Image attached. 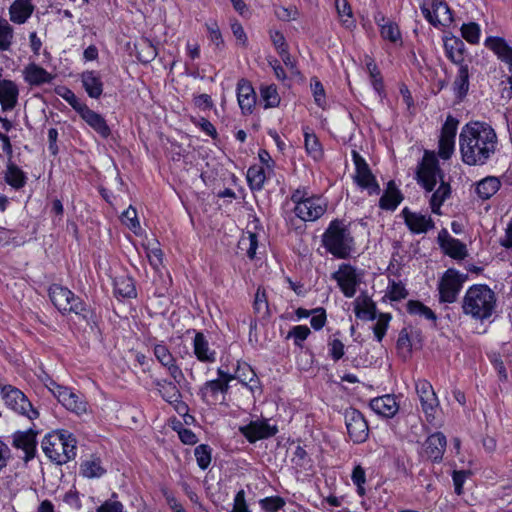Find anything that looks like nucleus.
Masks as SVG:
<instances>
[{
    "label": "nucleus",
    "instance_id": "1",
    "mask_svg": "<svg viewBox=\"0 0 512 512\" xmlns=\"http://www.w3.org/2000/svg\"><path fill=\"white\" fill-rule=\"evenodd\" d=\"M498 137L491 125L485 122H469L459 135L462 161L469 166L487 164L497 152Z\"/></svg>",
    "mask_w": 512,
    "mask_h": 512
},
{
    "label": "nucleus",
    "instance_id": "2",
    "mask_svg": "<svg viewBox=\"0 0 512 512\" xmlns=\"http://www.w3.org/2000/svg\"><path fill=\"white\" fill-rule=\"evenodd\" d=\"M438 180L440 185L430 197V207L434 214L440 215L441 206L451 195V187L443 180V172L435 156L426 152L417 170V181L426 191L431 192Z\"/></svg>",
    "mask_w": 512,
    "mask_h": 512
},
{
    "label": "nucleus",
    "instance_id": "3",
    "mask_svg": "<svg viewBox=\"0 0 512 512\" xmlns=\"http://www.w3.org/2000/svg\"><path fill=\"white\" fill-rule=\"evenodd\" d=\"M496 307V295L484 284L469 287L463 297V313L472 318L484 321L490 318Z\"/></svg>",
    "mask_w": 512,
    "mask_h": 512
},
{
    "label": "nucleus",
    "instance_id": "4",
    "mask_svg": "<svg viewBox=\"0 0 512 512\" xmlns=\"http://www.w3.org/2000/svg\"><path fill=\"white\" fill-rule=\"evenodd\" d=\"M322 243L325 249L338 259H347L355 249V240L348 225L343 220H332L324 234Z\"/></svg>",
    "mask_w": 512,
    "mask_h": 512
},
{
    "label": "nucleus",
    "instance_id": "5",
    "mask_svg": "<svg viewBox=\"0 0 512 512\" xmlns=\"http://www.w3.org/2000/svg\"><path fill=\"white\" fill-rule=\"evenodd\" d=\"M77 441L66 430L53 431L47 434L41 443L45 455L56 464L62 465L76 456Z\"/></svg>",
    "mask_w": 512,
    "mask_h": 512
},
{
    "label": "nucleus",
    "instance_id": "6",
    "mask_svg": "<svg viewBox=\"0 0 512 512\" xmlns=\"http://www.w3.org/2000/svg\"><path fill=\"white\" fill-rule=\"evenodd\" d=\"M48 292L50 300L62 314L75 313L86 317V305L68 288L52 284Z\"/></svg>",
    "mask_w": 512,
    "mask_h": 512
},
{
    "label": "nucleus",
    "instance_id": "7",
    "mask_svg": "<svg viewBox=\"0 0 512 512\" xmlns=\"http://www.w3.org/2000/svg\"><path fill=\"white\" fill-rule=\"evenodd\" d=\"M0 395L5 405L15 413L25 416L29 420L39 417V412L20 389L12 385H3L0 389Z\"/></svg>",
    "mask_w": 512,
    "mask_h": 512
},
{
    "label": "nucleus",
    "instance_id": "8",
    "mask_svg": "<svg viewBox=\"0 0 512 512\" xmlns=\"http://www.w3.org/2000/svg\"><path fill=\"white\" fill-rule=\"evenodd\" d=\"M45 385L67 410L78 415L86 412L87 403L83 400L81 394L73 392L68 387L57 384L52 379H49V382Z\"/></svg>",
    "mask_w": 512,
    "mask_h": 512
},
{
    "label": "nucleus",
    "instance_id": "9",
    "mask_svg": "<svg viewBox=\"0 0 512 512\" xmlns=\"http://www.w3.org/2000/svg\"><path fill=\"white\" fill-rule=\"evenodd\" d=\"M467 275L459 273L455 269H448L438 284L439 300L442 303H453L466 281Z\"/></svg>",
    "mask_w": 512,
    "mask_h": 512
},
{
    "label": "nucleus",
    "instance_id": "10",
    "mask_svg": "<svg viewBox=\"0 0 512 512\" xmlns=\"http://www.w3.org/2000/svg\"><path fill=\"white\" fill-rule=\"evenodd\" d=\"M352 159L355 165L354 182L360 188L366 189L370 195L379 194L380 186L366 160L355 150L352 151Z\"/></svg>",
    "mask_w": 512,
    "mask_h": 512
},
{
    "label": "nucleus",
    "instance_id": "11",
    "mask_svg": "<svg viewBox=\"0 0 512 512\" xmlns=\"http://www.w3.org/2000/svg\"><path fill=\"white\" fill-rule=\"evenodd\" d=\"M331 278L337 282L340 290L347 298L354 297L357 287L361 283V273L347 263H342L338 270L332 273Z\"/></svg>",
    "mask_w": 512,
    "mask_h": 512
},
{
    "label": "nucleus",
    "instance_id": "12",
    "mask_svg": "<svg viewBox=\"0 0 512 512\" xmlns=\"http://www.w3.org/2000/svg\"><path fill=\"white\" fill-rule=\"evenodd\" d=\"M344 418L348 436L353 443L365 442L369 435V427L363 414L357 409L349 408L345 411Z\"/></svg>",
    "mask_w": 512,
    "mask_h": 512
},
{
    "label": "nucleus",
    "instance_id": "13",
    "mask_svg": "<svg viewBox=\"0 0 512 512\" xmlns=\"http://www.w3.org/2000/svg\"><path fill=\"white\" fill-rule=\"evenodd\" d=\"M415 389L419 397L422 411L429 423H433L439 400L431 383L425 379L415 381Z\"/></svg>",
    "mask_w": 512,
    "mask_h": 512
},
{
    "label": "nucleus",
    "instance_id": "14",
    "mask_svg": "<svg viewBox=\"0 0 512 512\" xmlns=\"http://www.w3.org/2000/svg\"><path fill=\"white\" fill-rule=\"evenodd\" d=\"M239 432L249 443L253 444L259 440L275 436L278 433V427L269 424L267 419H257L250 421L247 425L240 426Z\"/></svg>",
    "mask_w": 512,
    "mask_h": 512
},
{
    "label": "nucleus",
    "instance_id": "15",
    "mask_svg": "<svg viewBox=\"0 0 512 512\" xmlns=\"http://www.w3.org/2000/svg\"><path fill=\"white\" fill-rule=\"evenodd\" d=\"M326 210V201L318 196L306 197L305 200L294 207L295 215L305 222L316 221L324 215Z\"/></svg>",
    "mask_w": 512,
    "mask_h": 512
},
{
    "label": "nucleus",
    "instance_id": "16",
    "mask_svg": "<svg viewBox=\"0 0 512 512\" xmlns=\"http://www.w3.org/2000/svg\"><path fill=\"white\" fill-rule=\"evenodd\" d=\"M431 7H427L426 4L421 6L423 16L433 26L438 25H449L453 21L452 11L443 0H432Z\"/></svg>",
    "mask_w": 512,
    "mask_h": 512
},
{
    "label": "nucleus",
    "instance_id": "17",
    "mask_svg": "<svg viewBox=\"0 0 512 512\" xmlns=\"http://www.w3.org/2000/svg\"><path fill=\"white\" fill-rule=\"evenodd\" d=\"M229 388L230 386L221 384L217 380H210L200 387L198 395L209 406L224 404Z\"/></svg>",
    "mask_w": 512,
    "mask_h": 512
},
{
    "label": "nucleus",
    "instance_id": "18",
    "mask_svg": "<svg viewBox=\"0 0 512 512\" xmlns=\"http://www.w3.org/2000/svg\"><path fill=\"white\" fill-rule=\"evenodd\" d=\"M446 445L447 440L443 433H433L424 441L420 455L423 459L432 462H440L443 458Z\"/></svg>",
    "mask_w": 512,
    "mask_h": 512
},
{
    "label": "nucleus",
    "instance_id": "19",
    "mask_svg": "<svg viewBox=\"0 0 512 512\" xmlns=\"http://www.w3.org/2000/svg\"><path fill=\"white\" fill-rule=\"evenodd\" d=\"M405 224L412 233L421 234L434 228V221L428 215L411 212L407 207L402 210Z\"/></svg>",
    "mask_w": 512,
    "mask_h": 512
},
{
    "label": "nucleus",
    "instance_id": "20",
    "mask_svg": "<svg viewBox=\"0 0 512 512\" xmlns=\"http://www.w3.org/2000/svg\"><path fill=\"white\" fill-rule=\"evenodd\" d=\"M484 45L508 66L509 71H512V47L504 38L489 36L485 39Z\"/></svg>",
    "mask_w": 512,
    "mask_h": 512
},
{
    "label": "nucleus",
    "instance_id": "21",
    "mask_svg": "<svg viewBox=\"0 0 512 512\" xmlns=\"http://www.w3.org/2000/svg\"><path fill=\"white\" fill-rule=\"evenodd\" d=\"M438 241L444 253L451 258L461 260L467 256L466 245L459 239L451 237L445 229L439 233Z\"/></svg>",
    "mask_w": 512,
    "mask_h": 512
},
{
    "label": "nucleus",
    "instance_id": "22",
    "mask_svg": "<svg viewBox=\"0 0 512 512\" xmlns=\"http://www.w3.org/2000/svg\"><path fill=\"white\" fill-rule=\"evenodd\" d=\"M36 434L37 433L33 429H28L26 431H17L12 436V445L17 449L24 451V459L26 461L32 459L35 456L37 445Z\"/></svg>",
    "mask_w": 512,
    "mask_h": 512
},
{
    "label": "nucleus",
    "instance_id": "23",
    "mask_svg": "<svg viewBox=\"0 0 512 512\" xmlns=\"http://www.w3.org/2000/svg\"><path fill=\"white\" fill-rule=\"evenodd\" d=\"M256 99V93L250 82L245 79L239 80L237 84V100L242 114L249 115L253 112Z\"/></svg>",
    "mask_w": 512,
    "mask_h": 512
},
{
    "label": "nucleus",
    "instance_id": "24",
    "mask_svg": "<svg viewBox=\"0 0 512 512\" xmlns=\"http://www.w3.org/2000/svg\"><path fill=\"white\" fill-rule=\"evenodd\" d=\"M193 353L198 361L211 364L216 361V351L210 348L206 336L202 332H196L193 339Z\"/></svg>",
    "mask_w": 512,
    "mask_h": 512
},
{
    "label": "nucleus",
    "instance_id": "25",
    "mask_svg": "<svg viewBox=\"0 0 512 512\" xmlns=\"http://www.w3.org/2000/svg\"><path fill=\"white\" fill-rule=\"evenodd\" d=\"M19 89L17 84L9 79L0 80V104L3 111H10L18 103Z\"/></svg>",
    "mask_w": 512,
    "mask_h": 512
},
{
    "label": "nucleus",
    "instance_id": "26",
    "mask_svg": "<svg viewBox=\"0 0 512 512\" xmlns=\"http://www.w3.org/2000/svg\"><path fill=\"white\" fill-rule=\"evenodd\" d=\"M371 409L386 418H392L399 410V405L394 395L386 394L370 401Z\"/></svg>",
    "mask_w": 512,
    "mask_h": 512
},
{
    "label": "nucleus",
    "instance_id": "27",
    "mask_svg": "<svg viewBox=\"0 0 512 512\" xmlns=\"http://www.w3.org/2000/svg\"><path fill=\"white\" fill-rule=\"evenodd\" d=\"M23 77L30 86L51 83L54 76L36 63H29L23 70Z\"/></svg>",
    "mask_w": 512,
    "mask_h": 512
},
{
    "label": "nucleus",
    "instance_id": "28",
    "mask_svg": "<svg viewBox=\"0 0 512 512\" xmlns=\"http://www.w3.org/2000/svg\"><path fill=\"white\" fill-rule=\"evenodd\" d=\"M80 117L101 137L108 138L110 136L111 130L107 125L106 120L102 115L93 111L88 106L86 108H82Z\"/></svg>",
    "mask_w": 512,
    "mask_h": 512
},
{
    "label": "nucleus",
    "instance_id": "29",
    "mask_svg": "<svg viewBox=\"0 0 512 512\" xmlns=\"http://www.w3.org/2000/svg\"><path fill=\"white\" fill-rule=\"evenodd\" d=\"M444 48L447 58L454 64L464 65V56L466 47L464 42L458 37L447 38L444 42Z\"/></svg>",
    "mask_w": 512,
    "mask_h": 512
},
{
    "label": "nucleus",
    "instance_id": "30",
    "mask_svg": "<svg viewBox=\"0 0 512 512\" xmlns=\"http://www.w3.org/2000/svg\"><path fill=\"white\" fill-rule=\"evenodd\" d=\"M82 85L87 94L98 99L103 92V82L96 71H85L81 74Z\"/></svg>",
    "mask_w": 512,
    "mask_h": 512
},
{
    "label": "nucleus",
    "instance_id": "31",
    "mask_svg": "<svg viewBox=\"0 0 512 512\" xmlns=\"http://www.w3.org/2000/svg\"><path fill=\"white\" fill-rule=\"evenodd\" d=\"M501 188V181L496 176H487L476 183L475 192L482 200H488Z\"/></svg>",
    "mask_w": 512,
    "mask_h": 512
},
{
    "label": "nucleus",
    "instance_id": "32",
    "mask_svg": "<svg viewBox=\"0 0 512 512\" xmlns=\"http://www.w3.org/2000/svg\"><path fill=\"white\" fill-rule=\"evenodd\" d=\"M403 196L401 192L396 187L394 181H389L387 183V188L384 194L381 196L379 200L380 208L384 210H395L398 205L401 203Z\"/></svg>",
    "mask_w": 512,
    "mask_h": 512
},
{
    "label": "nucleus",
    "instance_id": "33",
    "mask_svg": "<svg viewBox=\"0 0 512 512\" xmlns=\"http://www.w3.org/2000/svg\"><path fill=\"white\" fill-rule=\"evenodd\" d=\"M34 6L23 0H15L9 8L10 20L17 24H23L31 16Z\"/></svg>",
    "mask_w": 512,
    "mask_h": 512
},
{
    "label": "nucleus",
    "instance_id": "34",
    "mask_svg": "<svg viewBox=\"0 0 512 512\" xmlns=\"http://www.w3.org/2000/svg\"><path fill=\"white\" fill-rule=\"evenodd\" d=\"M4 179L8 185L16 190L23 188L27 182L25 172L10 159L7 162Z\"/></svg>",
    "mask_w": 512,
    "mask_h": 512
},
{
    "label": "nucleus",
    "instance_id": "35",
    "mask_svg": "<svg viewBox=\"0 0 512 512\" xmlns=\"http://www.w3.org/2000/svg\"><path fill=\"white\" fill-rule=\"evenodd\" d=\"M355 315L362 320H375L377 318V309L371 298L364 296L355 301Z\"/></svg>",
    "mask_w": 512,
    "mask_h": 512
},
{
    "label": "nucleus",
    "instance_id": "36",
    "mask_svg": "<svg viewBox=\"0 0 512 512\" xmlns=\"http://www.w3.org/2000/svg\"><path fill=\"white\" fill-rule=\"evenodd\" d=\"M456 97L462 100L469 90V69L467 65L459 66L458 73L453 83Z\"/></svg>",
    "mask_w": 512,
    "mask_h": 512
},
{
    "label": "nucleus",
    "instance_id": "37",
    "mask_svg": "<svg viewBox=\"0 0 512 512\" xmlns=\"http://www.w3.org/2000/svg\"><path fill=\"white\" fill-rule=\"evenodd\" d=\"M406 306L409 314L423 317L430 321L434 327L436 326L437 315L428 306L417 300H409Z\"/></svg>",
    "mask_w": 512,
    "mask_h": 512
},
{
    "label": "nucleus",
    "instance_id": "38",
    "mask_svg": "<svg viewBox=\"0 0 512 512\" xmlns=\"http://www.w3.org/2000/svg\"><path fill=\"white\" fill-rule=\"evenodd\" d=\"M115 294L123 298L136 297V289L133 279L127 276L117 277L114 281Z\"/></svg>",
    "mask_w": 512,
    "mask_h": 512
},
{
    "label": "nucleus",
    "instance_id": "39",
    "mask_svg": "<svg viewBox=\"0 0 512 512\" xmlns=\"http://www.w3.org/2000/svg\"><path fill=\"white\" fill-rule=\"evenodd\" d=\"M106 473L99 458L86 460L81 464V474L86 478H99Z\"/></svg>",
    "mask_w": 512,
    "mask_h": 512
},
{
    "label": "nucleus",
    "instance_id": "40",
    "mask_svg": "<svg viewBox=\"0 0 512 512\" xmlns=\"http://www.w3.org/2000/svg\"><path fill=\"white\" fill-rule=\"evenodd\" d=\"M261 100L265 109L277 107L280 103V96L275 85H262L260 87Z\"/></svg>",
    "mask_w": 512,
    "mask_h": 512
},
{
    "label": "nucleus",
    "instance_id": "41",
    "mask_svg": "<svg viewBox=\"0 0 512 512\" xmlns=\"http://www.w3.org/2000/svg\"><path fill=\"white\" fill-rule=\"evenodd\" d=\"M14 39L13 27L7 20L0 18V51L10 50Z\"/></svg>",
    "mask_w": 512,
    "mask_h": 512
},
{
    "label": "nucleus",
    "instance_id": "42",
    "mask_svg": "<svg viewBox=\"0 0 512 512\" xmlns=\"http://www.w3.org/2000/svg\"><path fill=\"white\" fill-rule=\"evenodd\" d=\"M238 375L240 382L250 388L251 391L259 388V381L254 370L247 364L238 367Z\"/></svg>",
    "mask_w": 512,
    "mask_h": 512
},
{
    "label": "nucleus",
    "instance_id": "43",
    "mask_svg": "<svg viewBox=\"0 0 512 512\" xmlns=\"http://www.w3.org/2000/svg\"><path fill=\"white\" fill-rule=\"evenodd\" d=\"M266 176L262 167L252 166L247 171V181L252 190H261L264 186Z\"/></svg>",
    "mask_w": 512,
    "mask_h": 512
},
{
    "label": "nucleus",
    "instance_id": "44",
    "mask_svg": "<svg viewBox=\"0 0 512 512\" xmlns=\"http://www.w3.org/2000/svg\"><path fill=\"white\" fill-rule=\"evenodd\" d=\"M396 349L401 358L408 359L412 353V342L406 328L402 329L399 333Z\"/></svg>",
    "mask_w": 512,
    "mask_h": 512
},
{
    "label": "nucleus",
    "instance_id": "45",
    "mask_svg": "<svg viewBox=\"0 0 512 512\" xmlns=\"http://www.w3.org/2000/svg\"><path fill=\"white\" fill-rule=\"evenodd\" d=\"M380 34L383 39L389 40L392 43H402L400 29L395 22L388 21L386 24L381 25Z\"/></svg>",
    "mask_w": 512,
    "mask_h": 512
},
{
    "label": "nucleus",
    "instance_id": "46",
    "mask_svg": "<svg viewBox=\"0 0 512 512\" xmlns=\"http://www.w3.org/2000/svg\"><path fill=\"white\" fill-rule=\"evenodd\" d=\"M161 397L170 404L181 405L186 408L185 404L181 401L182 395L177 387V383L173 381H171L169 385H166V388L161 393Z\"/></svg>",
    "mask_w": 512,
    "mask_h": 512
},
{
    "label": "nucleus",
    "instance_id": "47",
    "mask_svg": "<svg viewBox=\"0 0 512 512\" xmlns=\"http://www.w3.org/2000/svg\"><path fill=\"white\" fill-rule=\"evenodd\" d=\"M480 33V26L475 22L464 23L461 27V36L470 44L479 43Z\"/></svg>",
    "mask_w": 512,
    "mask_h": 512
},
{
    "label": "nucleus",
    "instance_id": "48",
    "mask_svg": "<svg viewBox=\"0 0 512 512\" xmlns=\"http://www.w3.org/2000/svg\"><path fill=\"white\" fill-rule=\"evenodd\" d=\"M211 453V447L206 444H201L195 448L194 455L200 469L205 470L209 467L211 463Z\"/></svg>",
    "mask_w": 512,
    "mask_h": 512
},
{
    "label": "nucleus",
    "instance_id": "49",
    "mask_svg": "<svg viewBox=\"0 0 512 512\" xmlns=\"http://www.w3.org/2000/svg\"><path fill=\"white\" fill-rule=\"evenodd\" d=\"M121 222L126 225L130 230H132L135 234L140 230V223L137 216V211L133 206H129L122 214H121Z\"/></svg>",
    "mask_w": 512,
    "mask_h": 512
},
{
    "label": "nucleus",
    "instance_id": "50",
    "mask_svg": "<svg viewBox=\"0 0 512 512\" xmlns=\"http://www.w3.org/2000/svg\"><path fill=\"white\" fill-rule=\"evenodd\" d=\"M153 353L155 358L158 360V362L163 366L166 367L171 362H175V357L172 355L168 347L162 343L155 344L153 347Z\"/></svg>",
    "mask_w": 512,
    "mask_h": 512
},
{
    "label": "nucleus",
    "instance_id": "51",
    "mask_svg": "<svg viewBox=\"0 0 512 512\" xmlns=\"http://www.w3.org/2000/svg\"><path fill=\"white\" fill-rule=\"evenodd\" d=\"M57 93L64 99L66 100L72 107L74 110H76L79 115L82 113V108H86L87 105L84 104L83 102H81V100L75 95V93L66 88V87H61Z\"/></svg>",
    "mask_w": 512,
    "mask_h": 512
},
{
    "label": "nucleus",
    "instance_id": "52",
    "mask_svg": "<svg viewBox=\"0 0 512 512\" xmlns=\"http://www.w3.org/2000/svg\"><path fill=\"white\" fill-rule=\"evenodd\" d=\"M311 331L306 325H297L294 326L287 335V339L293 338L294 344L297 347H302L303 342L308 338Z\"/></svg>",
    "mask_w": 512,
    "mask_h": 512
},
{
    "label": "nucleus",
    "instance_id": "53",
    "mask_svg": "<svg viewBox=\"0 0 512 512\" xmlns=\"http://www.w3.org/2000/svg\"><path fill=\"white\" fill-rule=\"evenodd\" d=\"M305 148L309 155L314 159H318L322 156V149L319 140L315 134H309L305 132Z\"/></svg>",
    "mask_w": 512,
    "mask_h": 512
},
{
    "label": "nucleus",
    "instance_id": "54",
    "mask_svg": "<svg viewBox=\"0 0 512 512\" xmlns=\"http://www.w3.org/2000/svg\"><path fill=\"white\" fill-rule=\"evenodd\" d=\"M391 320V315L388 313H380L377 322L373 326V332L378 342H381L386 334V331Z\"/></svg>",
    "mask_w": 512,
    "mask_h": 512
},
{
    "label": "nucleus",
    "instance_id": "55",
    "mask_svg": "<svg viewBox=\"0 0 512 512\" xmlns=\"http://www.w3.org/2000/svg\"><path fill=\"white\" fill-rule=\"evenodd\" d=\"M259 504L264 512H277L285 506L286 502L280 496H271L261 499Z\"/></svg>",
    "mask_w": 512,
    "mask_h": 512
},
{
    "label": "nucleus",
    "instance_id": "56",
    "mask_svg": "<svg viewBox=\"0 0 512 512\" xmlns=\"http://www.w3.org/2000/svg\"><path fill=\"white\" fill-rule=\"evenodd\" d=\"M310 87L316 105L324 108L326 105V95L323 84L318 80V78L313 77L310 82Z\"/></svg>",
    "mask_w": 512,
    "mask_h": 512
},
{
    "label": "nucleus",
    "instance_id": "57",
    "mask_svg": "<svg viewBox=\"0 0 512 512\" xmlns=\"http://www.w3.org/2000/svg\"><path fill=\"white\" fill-rule=\"evenodd\" d=\"M366 66L372 79V86L374 90L378 93V95L381 96L384 89V85L382 77L380 75V71L378 70L376 64L372 60L367 62Z\"/></svg>",
    "mask_w": 512,
    "mask_h": 512
},
{
    "label": "nucleus",
    "instance_id": "58",
    "mask_svg": "<svg viewBox=\"0 0 512 512\" xmlns=\"http://www.w3.org/2000/svg\"><path fill=\"white\" fill-rule=\"evenodd\" d=\"M352 482L357 486V493L360 496L365 495L364 485L366 483V473L361 465H356L351 474Z\"/></svg>",
    "mask_w": 512,
    "mask_h": 512
},
{
    "label": "nucleus",
    "instance_id": "59",
    "mask_svg": "<svg viewBox=\"0 0 512 512\" xmlns=\"http://www.w3.org/2000/svg\"><path fill=\"white\" fill-rule=\"evenodd\" d=\"M206 28L208 32V38L211 43H213L219 50H222L224 48V41L218 24L216 22H209L206 23Z\"/></svg>",
    "mask_w": 512,
    "mask_h": 512
},
{
    "label": "nucleus",
    "instance_id": "60",
    "mask_svg": "<svg viewBox=\"0 0 512 512\" xmlns=\"http://www.w3.org/2000/svg\"><path fill=\"white\" fill-rule=\"evenodd\" d=\"M117 498V493L113 492L111 498L97 508V512H124V505Z\"/></svg>",
    "mask_w": 512,
    "mask_h": 512
},
{
    "label": "nucleus",
    "instance_id": "61",
    "mask_svg": "<svg viewBox=\"0 0 512 512\" xmlns=\"http://www.w3.org/2000/svg\"><path fill=\"white\" fill-rule=\"evenodd\" d=\"M157 55L156 48L148 41H143L140 44V50L138 51V60L142 63H149L155 59Z\"/></svg>",
    "mask_w": 512,
    "mask_h": 512
},
{
    "label": "nucleus",
    "instance_id": "62",
    "mask_svg": "<svg viewBox=\"0 0 512 512\" xmlns=\"http://www.w3.org/2000/svg\"><path fill=\"white\" fill-rule=\"evenodd\" d=\"M253 308L255 313L258 314H267L268 312V301L265 289L259 287L255 294V299L253 303Z\"/></svg>",
    "mask_w": 512,
    "mask_h": 512
},
{
    "label": "nucleus",
    "instance_id": "63",
    "mask_svg": "<svg viewBox=\"0 0 512 512\" xmlns=\"http://www.w3.org/2000/svg\"><path fill=\"white\" fill-rule=\"evenodd\" d=\"M458 123L457 119L449 115L442 126L440 138L455 139Z\"/></svg>",
    "mask_w": 512,
    "mask_h": 512
},
{
    "label": "nucleus",
    "instance_id": "64",
    "mask_svg": "<svg viewBox=\"0 0 512 512\" xmlns=\"http://www.w3.org/2000/svg\"><path fill=\"white\" fill-rule=\"evenodd\" d=\"M327 346L328 353L335 362L339 361L344 356L345 346L340 339H330Z\"/></svg>",
    "mask_w": 512,
    "mask_h": 512
}]
</instances>
